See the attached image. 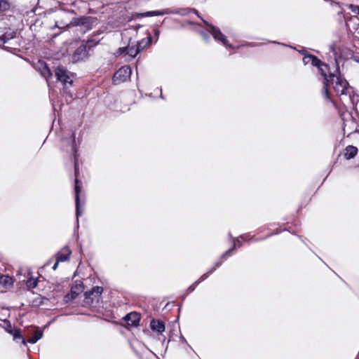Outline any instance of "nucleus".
<instances>
[{"label":"nucleus","instance_id":"obj_15","mask_svg":"<svg viewBox=\"0 0 359 359\" xmlns=\"http://www.w3.org/2000/svg\"><path fill=\"white\" fill-rule=\"evenodd\" d=\"M151 36L149 33V32H147V37L145 39H143L140 40V41H138L137 43V46L139 47L140 50H142L145 48L149 46L151 44Z\"/></svg>","mask_w":359,"mask_h":359},{"label":"nucleus","instance_id":"obj_5","mask_svg":"<svg viewBox=\"0 0 359 359\" xmlns=\"http://www.w3.org/2000/svg\"><path fill=\"white\" fill-rule=\"evenodd\" d=\"M74 170H75V203H76V217L78 218L79 216L81 215V212L80 211L79 208V194L81 190V182L79 181L78 180V175H79V167H78V163L77 160L75 159V163H74Z\"/></svg>","mask_w":359,"mask_h":359},{"label":"nucleus","instance_id":"obj_2","mask_svg":"<svg viewBox=\"0 0 359 359\" xmlns=\"http://www.w3.org/2000/svg\"><path fill=\"white\" fill-rule=\"evenodd\" d=\"M303 62L304 65L311 64L313 66H316L318 67L319 71L321 73V75L323 76V84L325 85V90L323 94L326 97V98L329 99L328 92H327V82L329 79H327V75L326 72L328 71V67L327 65L323 63L318 57L313 55H306L303 57Z\"/></svg>","mask_w":359,"mask_h":359},{"label":"nucleus","instance_id":"obj_23","mask_svg":"<svg viewBox=\"0 0 359 359\" xmlns=\"http://www.w3.org/2000/svg\"><path fill=\"white\" fill-rule=\"evenodd\" d=\"M38 283L37 278H29L27 280L26 285L29 289H32L36 287Z\"/></svg>","mask_w":359,"mask_h":359},{"label":"nucleus","instance_id":"obj_29","mask_svg":"<svg viewBox=\"0 0 359 359\" xmlns=\"http://www.w3.org/2000/svg\"><path fill=\"white\" fill-rule=\"evenodd\" d=\"M58 264H59V262H57V259H56V262L53 266V270H56V269L57 268Z\"/></svg>","mask_w":359,"mask_h":359},{"label":"nucleus","instance_id":"obj_21","mask_svg":"<svg viewBox=\"0 0 359 359\" xmlns=\"http://www.w3.org/2000/svg\"><path fill=\"white\" fill-rule=\"evenodd\" d=\"M241 245H242V243L238 238L234 239L233 248H230L229 250H227L226 252V253L224 255H223L222 257H226V256H229L231 255V252H232V250H234L236 248V246L241 247Z\"/></svg>","mask_w":359,"mask_h":359},{"label":"nucleus","instance_id":"obj_30","mask_svg":"<svg viewBox=\"0 0 359 359\" xmlns=\"http://www.w3.org/2000/svg\"><path fill=\"white\" fill-rule=\"evenodd\" d=\"M203 36L204 39L205 41H208V35L206 34H203Z\"/></svg>","mask_w":359,"mask_h":359},{"label":"nucleus","instance_id":"obj_16","mask_svg":"<svg viewBox=\"0 0 359 359\" xmlns=\"http://www.w3.org/2000/svg\"><path fill=\"white\" fill-rule=\"evenodd\" d=\"M103 292V288L102 287L96 286L92 288V290L89 292H86V297H91V296H95V297H98L101 295Z\"/></svg>","mask_w":359,"mask_h":359},{"label":"nucleus","instance_id":"obj_31","mask_svg":"<svg viewBox=\"0 0 359 359\" xmlns=\"http://www.w3.org/2000/svg\"><path fill=\"white\" fill-rule=\"evenodd\" d=\"M72 150L74 153V155L76 156V148L74 147H72Z\"/></svg>","mask_w":359,"mask_h":359},{"label":"nucleus","instance_id":"obj_8","mask_svg":"<svg viewBox=\"0 0 359 359\" xmlns=\"http://www.w3.org/2000/svg\"><path fill=\"white\" fill-rule=\"evenodd\" d=\"M88 57L87 47L86 45H81L74 52L72 62H77Z\"/></svg>","mask_w":359,"mask_h":359},{"label":"nucleus","instance_id":"obj_19","mask_svg":"<svg viewBox=\"0 0 359 359\" xmlns=\"http://www.w3.org/2000/svg\"><path fill=\"white\" fill-rule=\"evenodd\" d=\"M43 336V332L41 331H36L34 334L27 339V342L30 344H35L38 340H39Z\"/></svg>","mask_w":359,"mask_h":359},{"label":"nucleus","instance_id":"obj_13","mask_svg":"<svg viewBox=\"0 0 359 359\" xmlns=\"http://www.w3.org/2000/svg\"><path fill=\"white\" fill-rule=\"evenodd\" d=\"M71 255V251L68 248H64L60 252L57 254L56 259L57 262H65L68 260Z\"/></svg>","mask_w":359,"mask_h":359},{"label":"nucleus","instance_id":"obj_12","mask_svg":"<svg viewBox=\"0 0 359 359\" xmlns=\"http://www.w3.org/2000/svg\"><path fill=\"white\" fill-rule=\"evenodd\" d=\"M150 326L152 330L156 331L158 333H161L165 331V325L161 320H152L151 321Z\"/></svg>","mask_w":359,"mask_h":359},{"label":"nucleus","instance_id":"obj_17","mask_svg":"<svg viewBox=\"0 0 359 359\" xmlns=\"http://www.w3.org/2000/svg\"><path fill=\"white\" fill-rule=\"evenodd\" d=\"M78 22H76V19H74V21H67V20H61V21H56L55 22V26L58 28H65V27H69L70 26H74Z\"/></svg>","mask_w":359,"mask_h":359},{"label":"nucleus","instance_id":"obj_9","mask_svg":"<svg viewBox=\"0 0 359 359\" xmlns=\"http://www.w3.org/2000/svg\"><path fill=\"white\" fill-rule=\"evenodd\" d=\"M3 323L5 325L4 328H5L6 331L13 335L14 340L20 339V340H21V343L22 344H26V341H25V339L22 337V335L20 334L19 330H13L11 325L7 320H4Z\"/></svg>","mask_w":359,"mask_h":359},{"label":"nucleus","instance_id":"obj_14","mask_svg":"<svg viewBox=\"0 0 359 359\" xmlns=\"http://www.w3.org/2000/svg\"><path fill=\"white\" fill-rule=\"evenodd\" d=\"M357 153L358 148L354 146L349 145L345 149L344 157L346 159H351L353 158L357 154Z\"/></svg>","mask_w":359,"mask_h":359},{"label":"nucleus","instance_id":"obj_25","mask_svg":"<svg viewBox=\"0 0 359 359\" xmlns=\"http://www.w3.org/2000/svg\"><path fill=\"white\" fill-rule=\"evenodd\" d=\"M10 8V4L6 0H0V11H5Z\"/></svg>","mask_w":359,"mask_h":359},{"label":"nucleus","instance_id":"obj_10","mask_svg":"<svg viewBox=\"0 0 359 359\" xmlns=\"http://www.w3.org/2000/svg\"><path fill=\"white\" fill-rule=\"evenodd\" d=\"M124 320L126 321L128 325L137 326L139 325L140 317L137 313L131 312L128 313L127 316H126Z\"/></svg>","mask_w":359,"mask_h":359},{"label":"nucleus","instance_id":"obj_20","mask_svg":"<svg viewBox=\"0 0 359 359\" xmlns=\"http://www.w3.org/2000/svg\"><path fill=\"white\" fill-rule=\"evenodd\" d=\"M41 66L42 69L41 70V74L46 80H48V78L52 76V73L50 69L46 65L41 64Z\"/></svg>","mask_w":359,"mask_h":359},{"label":"nucleus","instance_id":"obj_3","mask_svg":"<svg viewBox=\"0 0 359 359\" xmlns=\"http://www.w3.org/2000/svg\"><path fill=\"white\" fill-rule=\"evenodd\" d=\"M55 76L58 81H61L63 84L72 85L74 74L70 72L63 67H58L55 69Z\"/></svg>","mask_w":359,"mask_h":359},{"label":"nucleus","instance_id":"obj_1","mask_svg":"<svg viewBox=\"0 0 359 359\" xmlns=\"http://www.w3.org/2000/svg\"><path fill=\"white\" fill-rule=\"evenodd\" d=\"M327 79H329V81L327 82V88L328 89V86L330 84L333 85V88L334 91L339 95H347L350 93V86L348 83L346 79L341 77L340 74H330L329 76H327ZM323 90H325V86L323 87ZM324 90H323V93ZM328 95H330L329 91ZM323 97L327 100H330V96H329V99L326 98L325 95L323 93Z\"/></svg>","mask_w":359,"mask_h":359},{"label":"nucleus","instance_id":"obj_24","mask_svg":"<svg viewBox=\"0 0 359 359\" xmlns=\"http://www.w3.org/2000/svg\"><path fill=\"white\" fill-rule=\"evenodd\" d=\"M142 17H152L161 15V11H147L141 14Z\"/></svg>","mask_w":359,"mask_h":359},{"label":"nucleus","instance_id":"obj_28","mask_svg":"<svg viewBox=\"0 0 359 359\" xmlns=\"http://www.w3.org/2000/svg\"><path fill=\"white\" fill-rule=\"evenodd\" d=\"M160 34V31L158 29H154V35L158 38Z\"/></svg>","mask_w":359,"mask_h":359},{"label":"nucleus","instance_id":"obj_11","mask_svg":"<svg viewBox=\"0 0 359 359\" xmlns=\"http://www.w3.org/2000/svg\"><path fill=\"white\" fill-rule=\"evenodd\" d=\"M221 264L220 262H217L216 264H215V266L212 268L208 273H204L200 278L198 280L196 281L195 283H194L191 286L189 287L188 288V292H191L192 291H194L196 288V287L203 280H204L205 279H206L210 274H211L212 273H213L215 269H217V267H218L219 265Z\"/></svg>","mask_w":359,"mask_h":359},{"label":"nucleus","instance_id":"obj_7","mask_svg":"<svg viewBox=\"0 0 359 359\" xmlns=\"http://www.w3.org/2000/svg\"><path fill=\"white\" fill-rule=\"evenodd\" d=\"M209 32L212 35L216 41H220L224 46L231 47V46L228 43V41L226 37L218 28L213 25H210Z\"/></svg>","mask_w":359,"mask_h":359},{"label":"nucleus","instance_id":"obj_18","mask_svg":"<svg viewBox=\"0 0 359 359\" xmlns=\"http://www.w3.org/2000/svg\"><path fill=\"white\" fill-rule=\"evenodd\" d=\"M15 36V32L11 31V29L6 30V29H4L3 39L4 41V43H6L8 40L13 39Z\"/></svg>","mask_w":359,"mask_h":359},{"label":"nucleus","instance_id":"obj_27","mask_svg":"<svg viewBox=\"0 0 359 359\" xmlns=\"http://www.w3.org/2000/svg\"><path fill=\"white\" fill-rule=\"evenodd\" d=\"M3 35H4V29L0 28V46L4 44V41L3 39Z\"/></svg>","mask_w":359,"mask_h":359},{"label":"nucleus","instance_id":"obj_6","mask_svg":"<svg viewBox=\"0 0 359 359\" xmlns=\"http://www.w3.org/2000/svg\"><path fill=\"white\" fill-rule=\"evenodd\" d=\"M132 71L129 66H123L121 67L113 76V83L119 84L130 79Z\"/></svg>","mask_w":359,"mask_h":359},{"label":"nucleus","instance_id":"obj_4","mask_svg":"<svg viewBox=\"0 0 359 359\" xmlns=\"http://www.w3.org/2000/svg\"><path fill=\"white\" fill-rule=\"evenodd\" d=\"M140 49L137 46H130L121 47L118 49L116 53L122 55L126 60H130L135 57V56L140 52Z\"/></svg>","mask_w":359,"mask_h":359},{"label":"nucleus","instance_id":"obj_26","mask_svg":"<svg viewBox=\"0 0 359 359\" xmlns=\"http://www.w3.org/2000/svg\"><path fill=\"white\" fill-rule=\"evenodd\" d=\"M1 282H3L5 285H12V279L8 276L1 277Z\"/></svg>","mask_w":359,"mask_h":359},{"label":"nucleus","instance_id":"obj_22","mask_svg":"<svg viewBox=\"0 0 359 359\" xmlns=\"http://www.w3.org/2000/svg\"><path fill=\"white\" fill-rule=\"evenodd\" d=\"M169 14H182L184 13L182 12V10H172L170 8H165L163 10H161V15H169Z\"/></svg>","mask_w":359,"mask_h":359}]
</instances>
